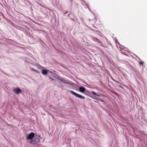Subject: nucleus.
I'll use <instances>...</instances> for the list:
<instances>
[{
    "mask_svg": "<svg viewBox=\"0 0 147 147\" xmlns=\"http://www.w3.org/2000/svg\"><path fill=\"white\" fill-rule=\"evenodd\" d=\"M70 92L73 95L76 96V97L82 99H84L85 97L80 95L76 92H74L73 91L71 90L70 91Z\"/></svg>",
    "mask_w": 147,
    "mask_h": 147,
    "instance_id": "obj_1",
    "label": "nucleus"
},
{
    "mask_svg": "<svg viewBox=\"0 0 147 147\" xmlns=\"http://www.w3.org/2000/svg\"><path fill=\"white\" fill-rule=\"evenodd\" d=\"M60 80L61 82L69 84V82L68 80H66L64 79L61 78L60 79Z\"/></svg>",
    "mask_w": 147,
    "mask_h": 147,
    "instance_id": "obj_7",
    "label": "nucleus"
},
{
    "mask_svg": "<svg viewBox=\"0 0 147 147\" xmlns=\"http://www.w3.org/2000/svg\"><path fill=\"white\" fill-rule=\"evenodd\" d=\"M119 87H121V86H119Z\"/></svg>",
    "mask_w": 147,
    "mask_h": 147,
    "instance_id": "obj_13",
    "label": "nucleus"
},
{
    "mask_svg": "<svg viewBox=\"0 0 147 147\" xmlns=\"http://www.w3.org/2000/svg\"><path fill=\"white\" fill-rule=\"evenodd\" d=\"M144 63V62L142 61H140V64L142 66H143Z\"/></svg>",
    "mask_w": 147,
    "mask_h": 147,
    "instance_id": "obj_12",
    "label": "nucleus"
},
{
    "mask_svg": "<svg viewBox=\"0 0 147 147\" xmlns=\"http://www.w3.org/2000/svg\"><path fill=\"white\" fill-rule=\"evenodd\" d=\"M13 91L15 93L17 94H19L21 93L22 92L21 89L18 88H14L13 89Z\"/></svg>",
    "mask_w": 147,
    "mask_h": 147,
    "instance_id": "obj_4",
    "label": "nucleus"
},
{
    "mask_svg": "<svg viewBox=\"0 0 147 147\" xmlns=\"http://www.w3.org/2000/svg\"><path fill=\"white\" fill-rule=\"evenodd\" d=\"M111 79L112 80H113L116 83H119V82L118 81L114 79L112 77H111Z\"/></svg>",
    "mask_w": 147,
    "mask_h": 147,
    "instance_id": "obj_10",
    "label": "nucleus"
},
{
    "mask_svg": "<svg viewBox=\"0 0 147 147\" xmlns=\"http://www.w3.org/2000/svg\"><path fill=\"white\" fill-rule=\"evenodd\" d=\"M40 142V140L39 139L36 138H34L31 140L30 142V143L32 144H36Z\"/></svg>",
    "mask_w": 147,
    "mask_h": 147,
    "instance_id": "obj_3",
    "label": "nucleus"
},
{
    "mask_svg": "<svg viewBox=\"0 0 147 147\" xmlns=\"http://www.w3.org/2000/svg\"><path fill=\"white\" fill-rule=\"evenodd\" d=\"M86 90L85 88L83 86L80 87L79 88V91L82 93H83L85 92Z\"/></svg>",
    "mask_w": 147,
    "mask_h": 147,
    "instance_id": "obj_6",
    "label": "nucleus"
},
{
    "mask_svg": "<svg viewBox=\"0 0 147 147\" xmlns=\"http://www.w3.org/2000/svg\"><path fill=\"white\" fill-rule=\"evenodd\" d=\"M92 94L94 95H96V96H99V97H100L101 96H103V95L101 94H100V95H98V94L96 93L95 92H94V91H92Z\"/></svg>",
    "mask_w": 147,
    "mask_h": 147,
    "instance_id": "obj_8",
    "label": "nucleus"
},
{
    "mask_svg": "<svg viewBox=\"0 0 147 147\" xmlns=\"http://www.w3.org/2000/svg\"><path fill=\"white\" fill-rule=\"evenodd\" d=\"M92 98H94V99H96V100H98L99 101L102 102H103V100L102 99H101L100 98H94V97H93Z\"/></svg>",
    "mask_w": 147,
    "mask_h": 147,
    "instance_id": "obj_9",
    "label": "nucleus"
},
{
    "mask_svg": "<svg viewBox=\"0 0 147 147\" xmlns=\"http://www.w3.org/2000/svg\"><path fill=\"white\" fill-rule=\"evenodd\" d=\"M31 69L33 71L36 72V73H39V72L37 70L33 69V68H31Z\"/></svg>",
    "mask_w": 147,
    "mask_h": 147,
    "instance_id": "obj_11",
    "label": "nucleus"
},
{
    "mask_svg": "<svg viewBox=\"0 0 147 147\" xmlns=\"http://www.w3.org/2000/svg\"><path fill=\"white\" fill-rule=\"evenodd\" d=\"M34 133L32 132L28 135L26 136V138L27 140H29L31 141L32 140V139L34 138Z\"/></svg>",
    "mask_w": 147,
    "mask_h": 147,
    "instance_id": "obj_2",
    "label": "nucleus"
},
{
    "mask_svg": "<svg viewBox=\"0 0 147 147\" xmlns=\"http://www.w3.org/2000/svg\"><path fill=\"white\" fill-rule=\"evenodd\" d=\"M49 72V71L47 69H43L42 71V74L44 75H47Z\"/></svg>",
    "mask_w": 147,
    "mask_h": 147,
    "instance_id": "obj_5",
    "label": "nucleus"
}]
</instances>
